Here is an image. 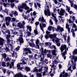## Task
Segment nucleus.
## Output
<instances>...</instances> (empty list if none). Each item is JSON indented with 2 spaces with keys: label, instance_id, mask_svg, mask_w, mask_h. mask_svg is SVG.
<instances>
[{
  "label": "nucleus",
  "instance_id": "69168bd1",
  "mask_svg": "<svg viewBox=\"0 0 77 77\" xmlns=\"http://www.w3.org/2000/svg\"><path fill=\"white\" fill-rule=\"evenodd\" d=\"M7 40L8 43H10L11 42V40L9 39V38L7 39Z\"/></svg>",
  "mask_w": 77,
  "mask_h": 77
},
{
  "label": "nucleus",
  "instance_id": "7ed1b4c3",
  "mask_svg": "<svg viewBox=\"0 0 77 77\" xmlns=\"http://www.w3.org/2000/svg\"><path fill=\"white\" fill-rule=\"evenodd\" d=\"M30 49H31V48H26L23 49V51H25V56H26V55L28 54H32V52L31 50H30Z\"/></svg>",
  "mask_w": 77,
  "mask_h": 77
},
{
  "label": "nucleus",
  "instance_id": "9b49d317",
  "mask_svg": "<svg viewBox=\"0 0 77 77\" xmlns=\"http://www.w3.org/2000/svg\"><path fill=\"white\" fill-rule=\"evenodd\" d=\"M14 77H23V75L21 73H18L16 74Z\"/></svg>",
  "mask_w": 77,
  "mask_h": 77
},
{
  "label": "nucleus",
  "instance_id": "052dcab7",
  "mask_svg": "<svg viewBox=\"0 0 77 77\" xmlns=\"http://www.w3.org/2000/svg\"><path fill=\"white\" fill-rule=\"evenodd\" d=\"M33 15L34 16H35L36 15V11H34L33 13Z\"/></svg>",
  "mask_w": 77,
  "mask_h": 77
},
{
  "label": "nucleus",
  "instance_id": "603ef678",
  "mask_svg": "<svg viewBox=\"0 0 77 77\" xmlns=\"http://www.w3.org/2000/svg\"><path fill=\"white\" fill-rule=\"evenodd\" d=\"M45 38H46V39H48L49 38V35H45Z\"/></svg>",
  "mask_w": 77,
  "mask_h": 77
},
{
  "label": "nucleus",
  "instance_id": "c9c22d12",
  "mask_svg": "<svg viewBox=\"0 0 77 77\" xmlns=\"http://www.w3.org/2000/svg\"><path fill=\"white\" fill-rule=\"evenodd\" d=\"M60 28H61V27L60 26H58L57 28V32L58 31L60 30Z\"/></svg>",
  "mask_w": 77,
  "mask_h": 77
},
{
  "label": "nucleus",
  "instance_id": "c756f323",
  "mask_svg": "<svg viewBox=\"0 0 77 77\" xmlns=\"http://www.w3.org/2000/svg\"><path fill=\"white\" fill-rule=\"evenodd\" d=\"M26 33L27 36H29L32 35V33H30V32L29 31H27V32H26Z\"/></svg>",
  "mask_w": 77,
  "mask_h": 77
},
{
  "label": "nucleus",
  "instance_id": "ea45409f",
  "mask_svg": "<svg viewBox=\"0 0 77 77\" xmlns=\"http://www.w3.org/2000/svg\"><path fill=\"white\" fill-rule=\"evenodd\" d=\"M22 6L24 8H26V6H27V5H26V4L25 3H23L22 4Z\"/></svg>",
  "mask_w": 77,
  "mask_h": 77
},
{
  "label": "nucleus",
  "instance_id": "aec40b11",
  "mask_svg": "<svg viewBox=\"0 0 77 77\" xmlns=\"http://www.w3.org/2000/svg\"><path fill=\"white\" fill-rule=\"evenodd\" d=\"M49 51L48 50H47L46 49H45L44 51H43L44 54L46 55L47 54V53H48Z\"/></svg>",
  "mask_w": 77,
  "mask_h": 77
},
{
  "label": "nucleus",
  "instance_id": "bf43d9fd",
  "mask_svg": "<svg viewBox=\"0 0 77 77\" xmlns=\"http://www.w3.org/2000/svg\"><path fill=\"white\" fill-rule=\"evenodd\" d=\"M63 38L64 39H65V40L66 41V35H63Z\"/></svg>",
  "mask_w": 77,
  "mask_h": 77
},
{
  "label": "nucleus",
  "instance_id": "680f3d73",
  "mask_svg": "<svg viewBox=\"0 0 77 77\" xmlns=\"http://www.w3.org/2000/svg\"><path fill=\"white\" fill-rule=\"evenodd\" d=\"M20 47L18 46V47L16 48V51H18V50H20Z\"/></svg>",
  "mask_w": 77,
  "mask_h": 77
},
{
  "label": "nucleus",
  "instance_id": "37998d69",
  "mask_svg": "<svg viewBox=\"0 0 77 77\" xmlns=\"http://www.w3.org/2000/svg\"><path fill=\"white\" fill-rule=\"evenodd\" d=\"M55 42L56 43H58L59 42V39L58 38H57V39L55 40Z\"/></svg>",
  "mask_w": 77,
  "mask_h": 77
},
{
  "label": "nucleus",
  "instance_id": "473e14b6",
  "mask_svg": "<svg viewBox=\"0 0 77 77\" xmlns=\"http://www.w3.org/2000/svg\"><path fill=\"white\" fill-rule=\"evenodd\" d=\"M68 73H66L64 75H63V77H68Z\"/></svg>",
  "mask_w": 77,
  "mask_h": 77
},
{
  "label": "nucleus",
  "instance_id": "20e7f679",
  "mask_svg": "<svg viewBox=\"0 0 77 77\" xmlns=\"http://www.w3.org/2000/svg\"><path fill=\"white\" fill-rule=\"evenodd\" d=\"M51 42H46L45 43V45H48V46H49L50 47V48H51L52 49H53V48H54V49H56V46L54 45H53L52 46H51Z\"/></svg>",
  "mask_w": 77,
  "mask_h": 77
},
{
  "label": "nucleus",
  "instance_id": "5701e85b",
  "mask_svg": "<svg viewBox=\"0 0 77 77\" xmlns=\"http://www.w3.org/2000/svg\"><path fill=\"white\" fill-rule=\"evenodd\" d=\"M36 76L37 77H42V75L41 74V73H38L36 74Z\"/></svg>",
  "mask_w": 77,
  "mask_h": 77
},
{
  "label": "nucleus",
  "instance_id": "e2e57ef3",
  "mask_svg": "<svg viewBox=\"0 0 77 77\" xmlns=\"http://www.w3.org/2000/svg\"><path fill=\"white\" fill-rule=\"evenodd\" d=\"M46 35H49V34H50V32L47 31L46 32Z\"/></svg>",
  "mask_w": 77,
  "mask_h": 77
},
{
  "label": "nucleus",
  "instance_id": "4d7b16f0",
  "mask_svg": "<svg viewBox=\"0 0 77 77\" xmlns=\"http://www.w3.org/2000/svg\"><path fill=\"white\" fill-rule=\"evenodd\" d=\"M60 32H63V30H64V29H63V28H61H61H60Z\"/></svg>",
  "mask_w": 77,
  "mask_h": 77
},
{
  "label": "nucleus",
  "instance_id": "f8f14e48",
  "mask_svg": "<svg viewBox=\"0 0 77 77\" xmlns=\"http://www.w3.org/2000/svg\"><path fill=\"white\" fill-rule=\"evenodd\" d=\"M4 41V39L3 38L0 37V45H3V42Z\"/></svg>",
  "mask_w": 77,
  "mask_h": 77
},
{
  "label": "nucleus",
  "instance_id": "e433bc0d",
  "mask_svg": "<svg viewBox=\"0 0 77 77\" xmlns=\"http://www.w3.org/2000/svg\"><path fill=\"white\" fill-rule=\"evenodd\" d=\"M18 9L19 11H20L21 12H23V9H21L20 8V6H18Z\"/></svg>",
  "mask_w": 77,
  "mask_h": 77
},
{
  "label": "nucleus",
  "instance_id": "0e129e2a",
  "mask_svg": "<svg viewBox=\"0 0 77 77\" xmlns=\"http://www.w3.org/2000/svg\"><path fill=\"white\" fill-rule=\"evenodd\" d=\"M47 56L48 57H50V56H51V55H50V53H48L47 54Z\"/></svg>",
  "mask_w": 77,
  "mask_h": 77
},
{
  "label": "nucleus",
  "instance_id": "864d4df0",
  "mask_svg": "<svg viewBox=\"0 0 77 77\" xmlns=\"http://www.w3.org/2000/svg\"><path fill=\"white\" fill-rule=\"evenodd\" d=\"M71 66H72L71 65L68 68L67 70L68 71H71Z\"/></svg>",
  "mask_w": 77,
  "mask_h": 77
},
{
  "label": "nucleus",
  "instance_id": "72a5a7b5",
  "mask_svg": "<svg viewBox=\"0 0 77 77\" xmlns=\"http://www.w3.org/2000/svg\"><path fill=\"white\" fill-rule=\"evenodd\" d=\"M42 27L44 28V27H46V25L45 23H44V22H42Z\"/></svg>",
  "mask_w": 77,
  "mask_h": 77
},
{
  "label": "nucleus",
  "instance_id": "bb28decb",
  "mask_svg": "<svg viewBox=\"0 0 77 77\" xmlns=\"http://www.w3.org/2000/svg\"><path fill=\"white\" fill-rule=\"evenodd\" d=\"M72 35L73 37H75V32H74V30L72 29Z\"/></svg>",
  "mask_w": 77,
  "mask_h": 77
},
{
  "label": "nucleus",
  "instance_id": "6e6d98bb",
  "mask_svg": "<svg viewBox=\"0 0 77 77\" xmlns=\"http://www.w3.org/2000/svg\"><path fill=\"white\" fill-rule=\"evenodd\" d=\"M2 66H5V62H2Z\"/></svg>",
  "mask_w": 77,
  "mask_h": 77
},
{
  "label": "nucleus",
  "instance_id": "8fccbe9b",
  "mask_svg": "<svg viewBox=\"0 0 77 77\" xmlns=\"http://www.w3.org/2000/svg\"><path fill=\"white\" fill-rule=\"evenodd\" d=\"M4 12H5V13H8V10L7 9H5V10H4Z\"/></svg>",
  "mask_w": 77,
  "mask_h": 77
},
{
  "label": "nucleus",
  "instance_id": "1a4fd4ad",
  "mask_svg": "<svg viewBox=\"0 0 77 77\" xmlns=\"http://www.w3.org/2000/svg\"><path fill=\"white\" fill-rule=\"evenodd\" d=\"M64 13H65V11L63 9V8H61L59 13V15L61 16H63L64 15Z\"/></svg>",
  "mask_w": 77,
  "mask_h": 77
},
{
  "label": "nucleus",
  "instance_id": "a878e982",
  "mask_svg": "<svg viewBox=\"0 0 77 77\" xmlns=\"http://www.w3.org/2000/svg\"><path fill=\"white\" fill-rule=\"evenodd\" d=\"M40 27V29L42 30L43 31V32H44V28H43V27H42V23H40L39 24Z\"/></svg>",
  "mask_w": 77,
  "mask_h": 77
},
{
  "label": "nucleus",
  "instance_id": "412c9836",
  "mask_svg": "<svg viewBox=\"0 0 77 77\" xmlns=\"http://www.w3.org/2000/svg\"><path fill=\"white\" fill-rule=\"evenodd\" d=\"M27 28V30H29V32H30L32 31V27L28 26H26Z\"/></svg>",
  "mask_w": 77,
  "mask_h": 77
},
{
  "label": "nucleus",
  "instance_id": "58836bf2",
  "mask_svg": "<svg viewBox=\"0 0 77 77\" xmlns=\"http://www.w3.org/2000/svg\"><path fill=\"white\" fill-rule=\"evenodd\" d=\"M73 53L75 54H77V49H75L74 51H73Z\"/></svg>",
  "mask_w": 77,
  "mask_h": 77
},
{
  "label": "nucleus",
  "instance_id": "2f4dec72",
  "mask_svg": "<svg viewBox=\"0 0 77 77\" xmlns=\"http://www.w3.org/2000/svg\"><path fill=\"white\" fill-rule=\"evenodd\" d=\"M35 20V18H34L33 17H32L31 19V21L30 22V23L31 24H33V21Z\"/></svg>",
  "mask_w": 77,
  "mask_h": 77
},
{
  "label": "nucleus",
  "instance_id": "7c9ffc66",
  "mask_svg": "<svg viewBox=\"0 0 77 77\" xmlns=\"http://www.w3.org/2000/svg\"><path fill=\"white\" fill-rule=\"evenodd\" d=\"M30 69L28 67H25V70H26V71H27V72H28V71H29Z\"/></svg>",
  "mask_w": 77,
  "mask_h": 77
},
{
  "label": "nucleus",
  "instance_id": "dca6fc26",
  "mask_svg": "<svg viewBox=\"0 0 77 77\" xmlns=\"http://www.w3.org/2000/svg\"><path fill=\"white\" fill-rule=\"evenodd\" d=\"M9 45H8V46H6L5 48H4L6 51H10L9 49Z\"/></svg>",
  "mask_w": 77,
  "mask_h": 77
},
{
  "label": "nucleus",
  "instance_id": "f257e3e1",
  "mask_svg": "<svg viewBox=\"0 0 77 77\" xmlns=\"http://www.w3.org/2000/svg\"><path fill=\"white\" fill-rule=\"evenodd\" d=\"M49 6H51V3L50 2H48V4L47 5L46 7L47 8L45 9V10H44V14L45 15L47 16L48 15V16H51V12H50V7Z\"/></svg>",
  "mask_w": 77,
  "mask_h": 77
},
{
  "label": "nucleus",
  "instance_id": "b1692460",
  "mask_svg": "<svg viewBox=\"0 0 77 77\" xmlns=\"http://www.w3.org/2000/svg\"><path fill=\"white\" fill-rule=\"evenodd\" d=\"M11 18L10 17H7L5 18V21L6 22H8H8H9L10 21H11Z\"/></svg>",
  "mask_w": 77,
  "mask_h": 77
},
{
  "label": "nucleus",
  "instance_id": "0eeeda50",
  "mask_svg": "<svg viewBox=\"0 0 77 77\" xmlns=\"http://www.w3.org/2000/svg\"><path fill=\"white\" fill-rule=\"evenodd\" d=\"M57 34L54 33L53 35L50 34L49 35V38L51 39H54V38H56V36Z\"/></svg>",
  "mask_w": 77,
  "mask_h": 77
},
{
  "label": "nucleus",
  "instance_id": "a211bd4d",
  "mask_svg": "<svg viewBox=\"0 0 77 77\" xmlns=\"http://www.w3.org/2000/svg\"><path fill=\"white\" fill-rule=\"evenodd\" d=\"M46 20L44 19V17H43V16H42L41 19V23H42H42H46V21H45Z\"/></svg>",
  "mask_w": 77,
  "mask_h": 77
},
{
  "label": "nucleus",
  "instance_id": "423d86ee",
  "mask_svg": "<svg viewBox=\"0 0 77 77\" xmlns=\"http://www.w3.org/2000/svg\"><path fill=\"white\" fill-rule=\"evenodd\" d=\"M41 54L39 55V58H43V59H44L45 54L44 53V48H41Z\"/></svg>",
  "mask_w": 77,
  "mask_h": 77
},
{
  "label": "nucleus",
  "instance_id": "9d476101",
  "mask_svg": "<svg viewBox=\"0 0 77 77\" xmlns=\"http://www.w3.org/2000/svg\"><path fill=\"white\" fill-rule=\"evenodd\" d=\"M66 45H62L60 48L61 52H63L64 50H66Z\"/></svg>",
  "mask_w": 77,
  "mask_h": 77
},
{
  "label": "nucleus",
  "instance_id": "c85d7f7f",
  "mask_svg": "<svg viewBox=\"0 0 77 77\" xmlns=\"http://www.w3.org/2000/svg\"><path fill=\"white\" fill-rule=\"evenodd\" d=\"M9 66L10 68H12V66L14 67V63L13 62L11 63V65L10 64Z\"/></svg>",
  "mask_w": 77,
  "mask_h": 77
},
{
  "label": "nucleus",
  "instance_id": "6ab92c4d",
  "mask_svg": "<svg viewBox=\"0 0 77 77\" xmlns=\"http://www.w3.org/2000/svg\"><path fill=\"white\" fill-rule=\"evenodd\" d=\"M2 57L3 58V59H6V56H7V55L6 54V53H2Z\"/></svg>",
  "mask_w": 77,
  "mask_h": 77
},
{
  "label": "nucleus",
  "instance_id": "f03ea898",
  "mask_svg": "<svg viewBox=\"0 0 77 77\" xmlns=\"http://www.w3.org/2000/svg\"><path fill=\"white\" fill-rule=\"evenodd\" d=\"M73 55H71L69 56V58H71L72 60H71V62H72V65H73L74 64V62H73V60H74V62H76L77 61V58L76 57H75L74 56H75V54L74 53V52H73Z\"/></svg>",
  "mask_w": 77,
  "mask_h": 77
},
{
  "label": "nucleus",
  "instance_id": "cd10ccee",
  "mask_svg": "<svg viewBox=\"0 0 77 77\" xmlns=\"http://www.w3.org/2000/svg\"><path fill=\"white\" fill-rule=\"evenodd\" d=\"M33 72H38V69L36 68V67H35L34 69V70H33Z\"/></svg>",
  "mask_w": 77,
  "mask_h": 77
},
{
  "label": "nucleus",
  "instance_id": "4468645a",
  "mask_svg": "<svg viewBox=\"0 0 77 77\" xmlns=\"http://www.w3.org/2000/svg\"><path fill=\"white\" fill-rule=\"evenodd\" d=\"M11 58H9V57H7L4 59V60L5 62H11Z\"/></svg>",
  "mask_w": 77,
  "mask_h": 77
},
{
  "label": "nucleus",
  "instance_id": "6e6552de",
  "mask_svg": "<svg viewBox=\"0 0 77 77\" xmlns=\"http://www.w3.org/2000/svg\"><path fill=\"white\" fill-rule=\"evenodd\" d=\"M22 36H23L22 35H20L19 38L17 40V42H18V41H19L20 43H24V40Z\"/></svg>",
  "mask_w": 77,
  "mask_h": 77
},
{
  "label": "nucleus",
  "instance_id": "79ce46f5",
  "mask_svg": "<svg viewBox=\"0 0 77 77\" xmlns=\"http://www.w3.org/2000/svg\"><path fill=\"white\" fill-rule=\"evenodd\" d=\"M14 16H16L18 15V13L17 12V11H15L14 13Z\"/></svg>",
  "mask_w": 77,
  "mask_h": 77
},
{
  "label": "nucleus",
  "instance_id": "774afa93",
  "mask_svg": "<svg viewBox=\"0 0 77 77\" xmlns=\"http://www.w3.org/2000/svg\"><path fill=\"white\" fill-rule=\"evenodd\" d=\"M6 24L7 26H9V23H8V22H6Z\"/></svg>",
  "mask_w": 77,
  "mask_h": 77
},
{
  "label": "nucleus",
  "instance_id": "a18cd8bd",
  "mask_svg": "<svg viewBox=\"0 0 77 77\" xmlns=\"http://www.w3.org/2000/svg\"><path fill=\"white\" fill-rule=\"evenodd\" d=\"M34 32L36 35H38V30H35L34 31Z\"/></svg>",
  "mask_w": 77,
  "mask_h": 77
},
{
  "label": "nucleus",
  "instance_id": "ddd939ff",
  "mask_svg": "<svg viewBox=\"0 0 77 77\" xmlns=\"http://www.w3.org/2000/svg\"><path fill=\"white\" fill-rule=\"evenodd\" d=\"M39 43V40L38 39H37L36 42V45L38 46V48L39 49V46L38 45V44Z\"/></svg>",
  "mask_w": 77,
  "mask_h": 77
},
{
  "label": "nucleus",
  "instance_id": "a19ab883",
  "mask_svg": "<svg viewBox=\"0 0 77 77\" xmlns=\"http://www.w3.org/2000/svg\"><path fill=\"white\" fill-rule=\"evenodd\" d=\"M67 12H69V11H70V7L67 6Z\"/></svg>",
  "mask_w": 77,
  "mask_h": 77
},
{
  "label": "nucleus",
  "instance_id": "4be33fe9",
  "mask_svg": "<svg viewBox=\"0 0 77 77\" xmlns=\"http://www.w3.org/2000/svg\"><path fill=\"white\" fill-rule=\"evenodd\" d=\"M2 28L3 29V30H6V26L5 25V23H4L2 26Z\"/></svg>",
  "mask_w": 77,
  "mask_h": 77
},
{
  "label": "nucleus",
  "instance_id": "de8ad7c7",
  "mask_svg": "<svg viewBox=\"0 0 77 77\" xmlns=\"http://www.w3.org/2000/svg\"><path fill=\"white\" fill-rule=\"evenodd\" d=\"M69 25H68V23H66V29H68V28H69Z\"/></svg>",
  "mask_w": 77,
  "mask_h": 77
},
{
  "label": "nucleus",
  "instance_id": "f3484780",
  "mask_svg": "<svg viewBox=\"0 0 77 77\" xmlns=\"http://www.w3.org/2000/svg\"><path fill=\"white\" fill-rule=\"evenodd\" d=\"M28 43L31 47H35V45L33 42L32 43L30 42H29Z\"/></svg>",
  "mask_w": 77,
  "mask_h": 77
},
{
  "label": "nucleus",
  "instance_id": "2eb2a0df",
  "mask_svg": "<svg viewBox=\"0 0 77 77\" xmlns=\"http://www.w3.org/2000/svg\"><path fill=\"white\" fill-rule=\"evenodd\" d=\"M53 30V31H54V28L52 26H49L48 27V29L49 31H51V29Z\"/></svg>",
  "mask_w": 77,
  "mask_h": 77
},
{
  "label": "nucleus",
  "instance_id": "338daca9",
  "mask_svg": "<svg viewBox=\"0 0 77 77\" xmlns=\"http://www.w3.org/2000/svg\"><path fill=\"white\" fill-rule=\"evenodd\" d=\"M15 3H18L19 2V0H14Z\"/></svg>",
  "mask_w": 77,
  "mask_h": 77
},
{
  "label": "nucleus",
  "instance_id": "4c0bfd02",
  "mask_svg": "<svg viewBox=\"0 0 77 77\" xmlns=\"http://www.w3.org/2000/svg\"><path fill=\"white\" fill-rule=\"evenodd\" d=\"M39 24V22H36L35 23V25L36 26H38V25Z\"/></svg>",
  "mask_w": 77,
  "mask_h": 77
},
{
  "label": "nucleus",
  "instance_id": "c03bdc74",
  "mask_svg": "<svg viewBox=\"0 0 77 77\" xmlns=\"http://www.w3.org/2000/svg\"><path fill=\"white\" fill-rule=\"evenodd\" d=\"M10 37H11V35H7V36H6L7 39H9V38H10Z\"/></svg>",
  "mask_w": 77,
  "mask_h": 77
},
{
  "label": "nucleus",
  "instance_id": "09e8293b",
  "mask_svg": "<svg viewBox=\"0 0 77 77\" xmlns=\"http://www.w3.org/2000/svg\"><path fill=\"white\" fill-rule=\"evenodd\" d=\"M37 56V54H34V57H33V59H36V56Z\"/></svg>",
  "mask_w": 77,
  "mask_h": 77
},
{
  "label": "nucleus",
  "instance_id": "13d9d810",
  "mask_svg": "<svg viewBox=\"0 0 77 77\" xmlns=\"http://www.w3.org/2000/svg\"><path fill=\"white\" fill-rule=\"evenodd\" d=\"M17 67L18 68L17 69H18L20 67V64L19 63L17 64Z\"/></svg>",
  "mask_w": 77,
  "mask_h": 77
},
{
  "label": "nucleus",
  "instance_id": "f704fd0d",
  "mask_svg": "<svg viewBox=\"0 0 77 77\" xmlns=\"http://www.w3.org/2000/svg\"><path fill=\"white\" fill-rule=\"evenodd\" d=\"M7 74H8V75H10V74L11 73V72L9 71V70H8L6 72Z\"/></svg>",
  "mask_w": 77,
  "mask_h": 77
},
{
  "label": "nucleus",
  "instance_id": "3c124183",
  "mask_svg": "<svg viewBox=\"0 0 77 77\" xmlns=\"http://www.w3.org/2000/svg\"><path fill=\"white\" fill-rule=\"evenodd\" d=\"M24 9H25V10H28V9H29V7L26 6L24 8Z\"/></svg>",
  "mask_w": 77,
  "mask_h": 77
},
{
  "label": "nucleus",
  "instance_id": "393cba45",
  "mask_svg": "<svg viewBox=\"0 0 77 77\" xmlns=\"http://www.w3.org/2000/svg\"><path fill=\"white\" fill-rule=\"evenodd\" d=\"M66 53H67L66 49H65V51H64L63 53H62V55L63 56H65V55H66Z\"/></svg>",
  "mask_w": 77,
  "mask_h": 77
},
{
  "label": "nucleus",
  "instance_id": "49530a36",
  "mask_svg": "<svg viewBox=\"0 0 77 77\" xmlns=\"http://www.w3.org/2000/svg\"><path fill=\"white\" fill-rule=\"evenodd\" d=\"M53 63H52V64H54V62L55 63V64H57V61L56 60H54V61H53Z\"/></svg>",
  "mask_w": 77,
  "mask_h": 77
},
{
  "label": "nucleus",
  "instance_id": "39448f33",
  "mask_svg": "<svg viewBox=\"0 0 77 77\" xmlns=\"http://www.w3.org/2000/svg\"><path fill=\"white\" fill-rule=\"evenodd\" d=\"M25 25V22L23 21L22 23H21L20 22H19L18 23V27H19L20 29H24L25 28L24 25Z\"/></svg>",
  "mask_w": 77,
  "mask_h": 77
},
{
  "label": "nucleus",
  "instance_id": "5fc2aeb1",
  "mask_svg": "<svg viewBox=\"0 0 77 77\" xmlns=\"http://www.w3.org/2000/svg\"><path fill=\"white\" fill-rule=\"evenodd\" d=\"M74 27H75V28H76L77 27V26H76V25H75V24L73 23V26H72V29L74 28Z\"/></svg>",
  "mask_w": 77,
  "mask_h": 77
}]
</instances>
